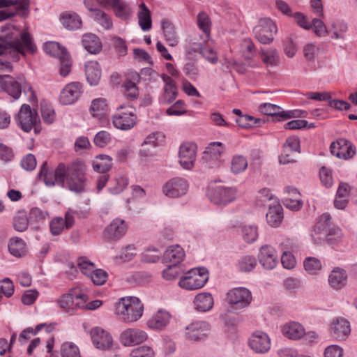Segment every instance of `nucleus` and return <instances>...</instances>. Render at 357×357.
<instances>
[{
	"mask_svg": "<svg viewBox=\"0 0 357 357\" xmlns=\"http://www.w3.org/2000/svg\"><path fill=\"white\" fill-rule=\"evenodd\" d=\"M42 176L46 185L53 186L58 184L63 187L66 181L68 188L70 191L75 193L84 191L85 166L80 161H74L68 165L62 162L59 163L54 172L48 171L47 162H45L39 173V177Z\"/></svg>",
	"mask_w": 357,
	"mask_h": 357,
	"instance_id": "f257e3e1",
	"label": "nucleus"
},
{
	"mask_svg": "<svg viewBox=\"0 0 357 357\" xmlns=\"http://www.w3.org/2000/svg\"><path fill=\"white\" fill-rule=\"evenodd\" d=\"M331 215L324 213L316 223L312 232L313 241L316 244H321L326 241L329 245H336L342 238V230L332 224Z\"/></svg>",
	"mask_w": 357,
	"mask_h": 357,
	"instance_id": "f03ea898",
	"label": "nucleus"
},
{
	"mask_svg": "<svg viewBox=\"0 0 357 357\" xmlns=\"http://www.w3.org/2000/svg\"><path fill=\"white\" fill-rule=\"evenodd\" d=\"M144 305L134 296L125 297L116 304V314L119 320L130 324L139 320L143 314Z\"/></svg>",
	"mask_w": 357,
	"mask_h": 357,
	"instance_id": "7ed1b4c3",
	"label": "nucleus"
},
{
	"mask_svg": "<svg viewBox=\"0 0 357 357\" xmlns=\"http://www.w3.org/2000/svg\"><path fill=\"white\" fill-rule=\"evenodd\" d=\"M24 48L31 53L36 50V46L33 44L29 34L26 32L21 33V38H15L13 40H8L7 38L0 36V55L3 54L8 50H13L14 52L25 54Z\"/></svg>",
	"mask_w": 357,
	"mask_h": 357,
	"instance_id": "20e7f679",
	"label": "nucleus"
},
{
	"mask_svg": "<svg viewBox=\"0 0 357 357\" xmlns=\"http://www.w3.org/2000/svg\"><path fill=\"white\" fill-rule=\"evenodd\" d=\"M208 280V271L204 268H195L188 271L179 281L181 288L196 290L204 286Z\"/></svg>",
	"mask_w": 357,
	"mask_h": 357,
	"instance_id": "39448f33",
	"label": "nucleus"
},
{
	"mask_svg": "<svg viewBox=\"0 0 357 357\" xmlns=\"http://www.w3.org/2000/svg\"><path fill=\"white\" fill-rule=\"evenodd\" d=\"M45 51L50 55L58 57L60 61L59 73L61 76H67L72 68V60L65 47L59 43L49 42L45 43Z\"/></svg>",
	"mask_w": 357,
	"mask_h": 357,
	"instance_id": "423d86ee",
	"label": "nucleus"
},
{
	"mask_svg": "<svg viewBox=\"0 0 357 357\" xmlns=\"http://www.w3.org/2000/svg\"><path fill=\"white\" fill-rule=\"evenodd\" d=\"M15 119L17 125L26 132H29L32 128H34L36 133L40 131L38 125L40 123L38 113L36 110L32 109L29 105H22Z\"/></svg>",
	"mask_w": 357,
	"mask_h": 357,
	"instance_id": "0eeeda50",
	"label": "nucleus"
},
{
	"mask_svg": "<svg viewBox=\"0 0 357 357\" xmlns=\"http://www.w3.org/2000/svg\"><path fill=\"white\" fill-rule=\"evenodd\" d=\"M277 32V26L269 18H261L254 27L253 33L255 38L261 44H270L274 40V33Z\"/></svg>",
	"mask_w": 357,
	"mask_h": 357,
	"instance_id": "6e6552de",
	"label": "nucleus"
},
{
	"mask_svg": "<svg viewBox=\"0 0 357 357\" xmlns=\"http://www.w3.org/2000/svg\"><path fill=\"white\" fill-rule=\"evenodd\" d=\"M135 109L132 107L121 106L118 112L113 116L112 122L118 129L130 130L136 124L137 116L135 114Z\"/></svg>",
	"mask_w": 357,
	"mask_h": 357,
	"instance_id": "1a4fd4ad",
	"label": "nucleus"
},
{
	"mask_svg": "<svg viewBox=\"0 0 357 357\" xmlns=\"http://www.w3.org/2000/svg\"><path fill=\"white\" fill-rule=\"evenodd\" d=\"M223 144L220 142L211 143L205 149L202 157V161L208 168L220 166V158L224 152Z\"/></svg>",
	"mask_w": 357,
	"mask_h": 357,
	"instance_id": "9d476101",
	"label": "nucleus"
},
{
	"mask_svg": "<svg viewBox=\"0 0 357 357\" xmlns=\"http://www.w3.org/2000/svg\"><path fill=\"white\" fill-rule=\"evenodd\" d=\"M227 298L229 303L234 309L243 308L248 306L252 301L250 291L244 287H238L230 290L227 294Z\"/></svg>",
	"mask_w": 357,
	"mask_h": 357,
	"instance_id": "9b49d317",
	"label": "nucleus"
},
{
	"mask_svg": "<svg viewBox=\"0 0 357 357\" xmlns=\"http://www.w3.org/2000/svg\"><path fill=\"white\" fill-rule=\"evenodd\" d=\"M207 196L217 205H226L236 198V191L229 188L218 186L208 189Z\"/></svg>",
	"mask_w": 357,
	"mask_h": 357,
	"instance_id": "f8f14e48",
	"label": "nucleus"
},
{
	"mask_svg": "<svg viewBox=\"0 0 357 357\" xmlns=\"http://www.w3.org/2000/svg\"><path fill=\"white\" fill-rule=\"evenodd\" d=\"M331 153L338 158L348 160L351 158L356 153L355 146L346 139H338L330 145Z\"/></svg>",
	"mask_w": 357,
	"mask_h": 357,
	"instance_id": "ddd939ff",
	"label": "nucleus"
},
{
	"mask_svg": "<svg viewBox=\"0 0 357 357\" xmlns=\"http://www.w3.org/2000/svg\"><path fill=\"white\" fill-rule=\"evenodd\" d=\"M197 145L192 142H185L179 149V163L185 169H191L195 165Z\"/></svg>",
	"mask_w": 357,
	"mask_h": 357,
	"instance_id": "4468645a",
	"label": "nucleus"
},
{
	"mask_svg": "<svg viewBox=\"0 0 357 357\" xmlns=\"http://www.w3.org/2000/svg\"><path fill=\"white\" fill-rule=\"evenodd\" d=\"M188 188L187 181L181 178H174L162 187L163 193L172 198H176L186 194Z\"/></svg>",
	"mask_w": 357,
	"mask_h": 357,
	"instance_id": "2eb2a0df",
	"label": "nucleus"
},
{
	"mask_svg": "<svg viewBox=\"0 0 357 357\" xmlns=\"http://www.w3.org/2000/svg\"><path fill=\"white\" fill-rule=\"evenodd\" d=\"M103 7H112L115 16L121 20H128L132 14L130 4L124 0H101Z\"/></svg>",
	"mask_w": 357,
	"mask_h": 357,
	"instance_id": "dca6fc26",
	"label": "nucleus"
},
{
	"mask_svg": "<svg viewBox=\"0 0 357 357\" xmlns=\"http://www.w3.org/2000/svg\"><path fill=\"white\" fill-rule=\"evenodd\" d=\"M210 331L206 321L192 322L185 328V337L190 341H199L206 337Z\"/></svg>",
	"mask_w": 357,
	"mask_h": 357,
	"instance_id": "f3484780",
	"label": "nucleus"
},
{
	"mask_svg": "<svg viewBox=\"0 0 357 357\" xmlns=\"http://www.w3.org/2000/svg\"><path fill=\"white\" fill-rule=\"evenodd\" d=\"M148 336L146 332L135 328H127L120 335V340L125 346H132L144 342Z\"/></svg>",
	"mask_w": 357,
	"mask_h": 357,
	"instance_id": "a211bd4d",
	"label": "nucleus"
},
{
	"mask_svg": "<svg viewBox=\"0 0 357 357\" xmlns=\"http://www.w3.org/2000/svg\"><path fill=\"white\" fill-rule=\"evenodd\" d=\"M82 86L79 82L67 84L60 94V102L63 105H70L75 102L82 93Z\"/></svg>",
	"mask_w": 357,
	"mask_h": 357,
	"instance_id": "6ab92c4d",
	"label": "nucleus"
},
{
	"mask_svg": "<svg viewBox=\"0 0 357 357\" xmlns=\"http://www.w3.org/2000/svg\"><path fill=\"white\" fill-rule=\"evenodd\" d=\"M91 337L93 344L99 349H108L112 345V336L101 328H93L91 331Z\"/></svg>",
	"mask_w": 357,
	"mask_h": 357,
	"instance_id": "aec40b11",
	"label": "nucleus"
},
{
	"mask_svg": "<svg viewBox=\"0 0 357 357\" xmlns=\"http://www.w3.org/2000/svg\"><path fill=\"white\" fill-rule=\"evenodd\" d=\"M333 336L338 340H345L351 332L350 323L342 317H337L331 324Z\"/></svg>",
	"mask_w": 357,
	"mask_h": 357,
	"instance_id": "412c9836",
	"label": "nucleus"
},
{
	"mask_svg": "<svg viewBox=\"0 0 357 357\" xmlns=\"http://www.w3.org/2000/svg\"><path fill=\"white\" fill-rule=\"evenodd\" d=\"M258 258L260 264L266 269H273L278 263L275 250L269 245L260 248Z\"/></svg>",
	"mask_w": 357,
	"mask_h": 357,
	"instance_id": "4be33fe9",
	"label": "nucleus"
},
{
	"mask_svg": "<svg viewBox=\"0 0 357 357\" xmlns=\"http://www.w3.org/2000/svg\"><path fill=\"white\" fill-rule=\"evenodd\" d=\"M270 344L268 336L261 331L255 332L249 341L251 349L257 353L266 352L270 348Z\"/></svg>",
	"mask_w": 357,
	"mask_h": 357,
	"instance_id": "5701e85b",
	"label": "nucleus"
},
{
	"mask_svg": "<svg viewBox=\"0 0 357 357\" xmlns=\"http://www.w3.org/2000/svg\"><path fill=\"white\" fill-rule=\"evenodd\" d=\"M127 225L124 220L114 219L105 230V236L110 240H117L126 234Z\"/></svg>",
	"mask_w": 357,
	"mask_h": 357,
	"instance_id": "b1692460",
	"label": "nucleus"
},
{
	"mask_svg": "<svg viewBox=\"0 0 357 357\" xmlns=\"http://www.w3.org/2000/svg\"><path fill=\"white\" fill-rule=\"evenodd\" d=\"M6 79L0 81L1 89L15 100L20 98L22 93L21 84L11 76L5 75Z\"/></svg>",
	"mask_w": 357,
	"mask_h": 357,
	"instance_id": "393cba45",
	"label": "nucleus"
},
{
	"mask_svg": "<svg viewBox=\"0 0 357 357\" xmlns=\"http://www.w3.org/2000/svg\"><path fill=\"white\" fill-rule=\"evenodd\" d=\"M301 195L296 188L287 187L284 190V205L292 210H298L301 206Z\"/></svg>",
	"mask_w": 357,
	"mask_h": 357,
	"instance_id": "a878e982",
	"label": "nucleus"
},
{
	"mask_svg": "<svg viewBox=\"0 0 357 357\" xmlns=\"http://www.w3.org/2000/svg\"><path fill=\"white\" fill-rule=\"evenodd\" d=\"M183 249L178 245L169 246L165 252L163 259L165 262L179 264L184 259Z\"/></svg>",
	"mask_w": 357,
	"mask_h": 357,
	"instance_id": "bb28decb",
	"label": "nucleus"
},
{
	"mask_svg": "<svg viewBox=\"0 0 357 357\" xmlns=\"http://www.w3.org/2000/svg\"><path fill=\"white\" fill-rule=\"evenodd\" d=\"M268 211L266 218L268 224L272 227H278L282 219L283 212L282 208L279 203L268 205Z\"/></svg>",
	"mask_w": 357,
	"mask_h": 357,
	"instance_id": "cd10ccee",
	"label": "nucleus"
},
{
	"mask_svg": "<svg viewBox=\"0 0 357 357\" xmlns=\"http://www.w3.org/2000/svg\"><path fill=\"white\" fill-rule=\"evenodd\" d=\"M162 79L165 83L162 101L165 103L169 104L176 99L178 93L177 87L173 79L165 74L162 75Z\"/></svg>",
	"mask_w": 357,
	"mask_h": 357,
	"instance_id": "c85d7f7f",
	"label": "nucleus"
},
{
	"mask_svg": "<svg viewBox=\"0 0 357 357\" xmlns=\"http://www.w3.org/2000/svg\"><path fill=\"white\" fill-rule=\"evenodd\" d=\"M85 74L86 79L91 85L98 84L101 77L99 63L96 61L87 62L85 64Z\"/></svg>",
	"mask_w": 357,
	"mask_h": 357,
	"instance_id": "c756f323",
	"label": "nucleus"
},
{
	"mask_svg": "<svg viewBox=\"0 0 357 357\" xmlns=\"http://www.w3.org/2000/svg\"><path fill=\"white\" fill-rule=\"evenodd\" d=\"M260 112L267 116H271L275 118L277 121L285 120L289 119L293 115L286 114L281 111V108L279 106L270 103H264L259 107Z\"/></svg>",
	"mask_w": 357,
	"mask_h": 357,
	"instance_id": "7c9ffc66",
	"label": "nucleus"
},
{
	"mask_svg": "<svg viewBox=\"0 0 357 357\" xmlns=\"http://www.w3.org/2000/svg\"><path fill=\"white\" fill-rule=\"evenodd\" d=\"M283 334L289 339L298 340L305 334V328L303 326L295 321L286 324L282 328Z\"/></svg>",
	"mask_w": 357,
	"mask_h": 357,
	"instance_id": "2f4dec72",
	"label": "nucleus"
},
{
	"mask_svg": "<svg viewBox=\"0 0 357 357\" xmlns=\"http://www.w3.org/2000/svg\"><path fill=\"white\" fill-rule=\"evenodd\" d=\"M347 275L344 270L337 268L331 271L328 277L330 285L335 289H340L347 284Z\"/></svg>",
	"mask_w": 357,
	"mask_h": 357,
	"instance_id": "473e14b6",
	"label": "nucleus"
},
{
	"mask_svg": "<svg viewBox=\"0 0 357 357\" xmlns=\"http://www.w3.org/2000/svg\"><path fill=\"white\" fill-rule=\"evenodd\" d=\"M60 20L63 26L68 30L78 29L82 26V20L75 13H64L61 15Z\"/></svg>",
	"mask_w": 357,
	"mask_h": 357,
	"instance_id": "72a5a7b5",
	"label": "nucleus"
},
{
	"mask_svg": "<svg viewBox=\"0 0 357 357\" xmlns=\"http://www.w3.org/2000/svg\"><path fill=\"white\" fill-rule=\"evenodd\" d=\"M82 44L84 47L91 54H97L102 48L100 39L92 33L84 35Z\"/></svg>",
	"mask_w": 357,
	"mask_h": 357,
	"instance_id": "f704fd0d",
	"label": "nucleus"
},
{
	"mask_svg": "<svg viewBox=\"0 0 357 357\" xmlns=\"http://www.w3.org/2000/svg\"><path fill=\"white\" fill-rule=\"evenodd\" d=\"M194 304L196 310L206 312L212 308L213 299L209 293L199 294L194 299Z\"/></svg>",
	"mask_w": 357,
	"mask_h": 357,
	"instance_id": "c9c22d12",
	"label": "nucleus"
},
{
	"mask_svg": "<svg viewBox=\"0 0 357 357\" xmlns=\"http://www.w3.org/2000/svg\"><path fill=\"white\" fill-rule=\"evenodd\" d=\"M170 314L165 311H158L148 321L150 328L154 329H162L169 322Z\"/></svg>",
	"mask_w": 357,
	"mask_h": 357,
	"instance_id": "e433bc0d",
	"label": "nucleus"
},
{
	"mask_svg": "<svg viewBox=\"0 0 357 357\" xmlns=\"http://www.w3.org/2000/svg\"><path fill=\"white\" fill-rule=\"evenodd\" d=\"M162 28L166 41L169 45L172 47L176 45L178 40L174 24L168 20L163 19L162 20Z\"/></svg>",
	"mask_w": 357,
	"mask_h": 357,
	"instance_id": "4c0bfd02",
	"label": "nucleus"
},
{
	"mask_svg": "<svg viewBox=\"0 0 357 357\" xmlns=\"http://www.w3.org/2000/svg\"><path fill=\"white\" fill-rule=\"evenodd\" d=\"M139 8L141 10L137 14L139 26L143 31H149L151 28V13L144 3Z\"/></svg>",
	"mask_w": 357,
	"mask_h": 357,
	"instance_id": "58836bf2",
	"label": "nucleus"
},
{
	"mask_svg": "<svg viewBox=\"0 0 357 357\" xmlns=\"http://www.w3.org/2000/svg\"><path fill=\"white\" fill-rule=\"evenodd\" d=\"M112 158L107 155H100L93 161V167L94 170L100 173H105L112 167Z\"/></svg>",
	"mask_w": 357,
	"mask_h": 357,
	"instance_id": "ea45409f",
	"label": "nucleus"
},
{
	"mask_svg": "<svg viewBox=\"0 0 357 357\" xmlns=\"http://www.w3.org/2000/svg\"><path fill=\"white\" fill-rule=\"evenodd\" d=\"M261 58L263 62L271 66H277L280 61L278 52L275 48L262 50L260 52Z\"/></svg>",
	"mask_w": 357,
	"mask_h": 357,
	"instance_id": "a19ab883",
	"label": "nucleus"
},
{
	"mask_svg": "<svg viewBox=\"0 0 357 357\" xmlns=\"http://www.w3.org/2000/svg\"><path fill=\"white\" fill-rule=\"evenodd\" d=\"M8 250L12 255L20 257L25 254V244L20 238H12L8 243Z\"/></svg>",
	"mask_w": 357,
	"mask_h": 357,
	"instance_id": "79ce46f5",
	"label": "nucleus"
},
{
	"mask_svg": "<svg viewBox=\"0 0 357 357\" xmlns=\"http://www.w3.org/2000/svg\"><path fill=\"white\" fill-rule=\"evenodd\" d=\"M30 0H0V8L16 6L17 12H24L29 8Z\"/></svg>",
	"mask_w": 357,
	"mask_h": 357,
	"instance_id": "37998d69",
	"label": "nucleus"
},
{
	"mask_svg": "<svg viewBox=\"0 0 357 357\" xmlns=\"http://www.w3.org/2000/svg\"><path fill=\"white\" fill-rule=\"evenodd\" d=\"M107 106L106 101L104 99H95L91 106L92 115L99 119H102L105 116Z\"/></svg>",
	"mask_w": 357,
	"mask_h": 357,
	"instance_id": "c03bdc74",
	"label": "nucleus"
},
{
	"mask_svg": "<svg viewBox=\"0 0 357 357\" xmlns=\"http://www.w3.org/2000/svg\"><path fill=\"white\" fill-rule=\"evenodd\" d=\"M243 238L247 243L254 242L258 236L257 227L252 225H243L241 226Z\"/></svg>",
	"mask_w": 357,
	"mask_h": 357,
	"instance_id": "a18cd8bd",
	"label": "nucleus"
},
{
	"mask_svg": "<svg viewBox=\"0 0 357 357\" xmlns=\"http://www.w3.org/2000/svg\"><path fill=\"white\" fill-rule=\"evenodd\" d=\"M248 167V161L245 157L237 155L233 157L231 162V171L237 174L245 170Z\"/></svg>",
	"mask_w": 357,
	"mask_h": 357,
	"instance_id": "49530a36",
	"label": "nucleus"
},
{
	"mask_svg": "<svg viewBox=\"0 0 357 357\" xmlns=\"http://www.w3.org/2000/svg\"><path fill=\"white\" fill-rule=\"evenodd\" d=\"M29 225V219L24 211H19L13 220V227L17 231H25Z\"/></svg>",
	"mask_w": 357,
	"mask_h": 357,
	"instance_id": "de8ad7c7",
	"label": "nucleus"
},
{
	"mask_svg": "<svg viewBox=\"0 0 357 357\" xmlns=\"http://www.w3.org/2000/svg\"><path fill=\"white\" fill-rule=\"evenodd\" d=\"M211 20L208 15L205 12H201L197 15V25L200 29L204 33V37L208 38L210 29H211Z\"/></svg>",
	"mask_w": 357,
	"mask_h": 357,
	"instance_id": "09e8293b",
	"label": "nucleus"
},
{
	"mask_svg": "<svg viewBox=\"0 0 357 357\" xmlns=\"http://www.w3.org/2000/svg\"><path fill=\"white\" fill-rule=\"evenodd\" d=\"M76 300H80V302L76 303V306L79 308L85 307L87 310H93L99 307L102 302L100 300H95L93 301L89 302V303L85 305V303L87 301V296L85 294H79L76 295Z\"/></svg>",
	"mask_w": 357,
	"mask_h": 357,
	"instance_id": "8fccbe9b",
	"label": "nucleus"
},
{
	"mask_svg": "<svg viewBox=\"0 0 357 357\" xmlns=\"http://www.w3.org/2000/svg\"><path fill=\"white\" fill-rule=\"evenodd\" d=\"M304 267L308 273L314 274L321 269L322 264L317 258L309 257L304 261Z\"/></svg>",
	"mask_w": 357,
	"mask_h": 357,
	"instance_id": "3c124183",
	"label": "nucleus"
},
{
	"mask_svg": "<svg viewBox=\"0 0 357 357\" xmlns=\"http://www.w3.org/2000/svg\"><path fill=\"white\" fill-rule=\"evenodd\" d=\"M77 294H73L72 292L63 294L57 301L61 308L69 312L70 309H73L72 306L75 305L74 297L76 298Z\"/></svg>",
	"mask_w": 357,
	"mask_h": 357,
	"instance_id": "603ef678",
	"label": "nucleus"
},
{
	"mask_svg": "<svg viewBox=\"0 0 357 357\" xmlns=\"http://www.w3.org/2000/svg\"><path fill=\"white\" fill-rule=\"evenodd\" d=\"M257 265V260L252 256L243 257L238 263L241 271L248 272L252 271Z\"/></svg>",
	"mask_w": 357,
	"mask_h": 357,
	"instance_id": "864d4df0",
	"label": "nucleus"
},
{
	"mask_svg": "<svg viewBox=\"0 0 357 357\" xmlns=\"http://www.w3.org/2000/svg\"><path fill=\"white\" fill-rule=\"evenodd\" d=\"M62 357H81L79 348L72 342H65L61 346Z\"/></svg>",
	"mask_w": 357,
	"mask_h": 357,
	"instance_id": "5fc2aeb1",
	"label": "nucleus"
},
{
	"mask_svg": "<svg viewBox=\"0 0 357 357\" xmlns=\"http://www.w3.org/2000/svg\"><path fill=\"white\" fill-rule=\"evenodd\" d=\"M331 31L333 32L332 38L344 39V33L347 31V25L342 22H333L331 24Z\"/></svg>",
	"mask_w": 357,
	"mask_h": 357,
	"instance_id": "6e6d98bb",
	"label": "nucleus"
},
{
	"mask_svg": "<svg viewBox=\"0 0 357 357\" xmlns=\"http://www.w3.org/2000/svg\"><path fill=\"white\" fill-rule=\"evenodd\" d=\"M94 18L105 29H109L112 27V21L111 17L105 12L100 9L95 10Z\"/></svg>",
	"mask_w": 357,
	"mask_h": 357,
	"instance_id": "4d7b16f0",
	"label": "nucleus"
},
{
	"mask_svg": "<svg viewBox=\"0 0 357 357\" xmlns=\"http://www.w3.org/2000/svg\"><path fill=\"white\" fill-rule=\"evenodd\" d=\"M123 87L125 88V94L128 99L132 100L138 97L139 91L135 83L130 80H127L124 82Z\"/></svg>",
	"mask_w": 357,
	"mask_h": 357,
	"instance_id": "13d9d810",
	"label": "nucleus"
},
{
	"mask_svg": "<svg viewBox=\"0 0 357 357\" xmlns=\"http://www.w3.org/2000/svg\"><path fill=\"white\" fill-rule=\"evenodd\" d=\"M41 105L42 117L45 122L50 124L54 119V111L47 102H43Z\"/></svg>",
	"mask_w": 357,
	"mask_h": 357,
	"instance_id": "bf43d9fd",
	"label": "nucleus"
},
{
	"mask_svg": "<svg viewBox=\"0 0 357 357\" xmlns=\"http://www.w3.org/2000/svg\"><path fill=\"white\" fill-rule=\"evenodd\" d=\"M310 25L315 34L318 36H325L328 33L325 24L319 19L314 18Z\"/></svg>",
	"mask_w": 357,
	"mask_h": 357,
	"instance_id": "052dcab7",
	"label": "nucleus"
},
{
	"mask_svg": "<svg viewBox=\"0 0 357 357\" xmlns=\"http://www.w3.org/2000/svg\"><path fill=\"white\" fill-rule=\"evenodd\" d=\"M107 276V273L105 271L94 269L89 277L96 285H102L106 282Z\"/></svg>",
	"mask_w": 357,
	"mask_h": 357,
	"instance_id": "680f3d73",
	"label": "nucleus"
},
{
	"mask_svg": "<svg viewBox=\"0 0 357 357\" xmlns=\"http://www.w3.org/2000/svg\"><path fill=\"white\" fill-rule=\"evenodd\" d=\"M208 38H204L202 42H199L197 38L191 39L188 45L187 52L189 54L199 52L201 54V51L204 47V43Z\"/></svg>",
	"mask_w": 357,
	"mask_h": 357,
	"instance_id": "e2e57ef3",
	"label": "nucleus"
},
{
	"mask_svg": "<svg viewBox=\"0 0 357 357\" xmlns=\"http://www.w3.org/2000/svg\"><path fill=\"white\" fill-rule=\"evenodd\" d=\"M111 140V135L105 130L98 132L93 139L95 144L100 147H104Z\"/></svg>",
	"mask_w": 357,
	"mask_h": 357,
	"instance_id": "0e129e2a",
	"label": "nucleus"
},
{
	"mask_svg": "<svg viewBox=\"0 0 357 357\" xmlns=\"http://www.w3.org/2000/svg\"><path fill=\"white\" fill-rule=\"evenodd\" d=\"M283 149L285 151H291V153H300V142L298 138L296 137H289L284 144Z\"/></svg>",
	"mask_w": 357,
	"mask_h": 357,
	"instance_id": "69168bd1",
	"label": "nucleus"
},
{
	"mask_svg": "<svg viewBox=\"0 0 357 357\" xmlns=\"http://www.w3.org/2000/svg\"><path fill=\"white\" fill-rule=\"evenodd\" d=\"M258 198L264 206L277 203L276 199L270 193L268 190L263 189L259 192Z\"/></svg>",
	"mask_w": 357,
	"mask_h": 357,
	"instance_id": "338daca9",
	"label": "nucleus"
},
{
	"mask_svg": "<svg viewBox=\"0 0 357 357\" xmlns=\"http://www.w3.org/2000/svg\"><path fill=\"white\" fill-rule=\"evenodd\" d=\"M154 352L152 349L147 346L138 347L132 350L130 357H153Z\"/></svg>",
	"mask_w": 357,
	"mask_h": 357,
	"instance_id": "774afa93",
	"label": "nucleus"
}]
</instances>
